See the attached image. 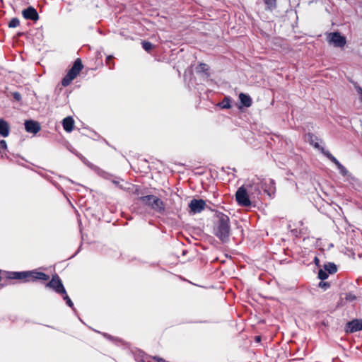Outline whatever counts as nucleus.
Here are the masks:
<instances>
[{
  "mask_svg": "<svg viewBox=\"0 0 362 362\" xmlns=\"http://www.w3.org/2000/svg\"><path fill=\"white\" fill-rule=\"evenodd\" d=\"M214 234L222 242L227 243L230 235L229 217L221 211H216L214 222Z\"/></svg>",
  "mask_w": 362,
  "mask_h": 362,
  "instance_id": "1",
  "label": "nucleus"
},
{
  "mask_svg": "<svg viewBox=\"0 0 362 362\" xmlns=\"http://www.w3.org/2000/svg\"><path fill=\"white\" fill-rule=\"evenodd\" d=\"M6 277L9 279L23 280L24 282L37 280L47 281L49 276L44 272L33 271L8 272Z\"/></svg>",
  "mask_w": 362,
  "mask_h": 362,
  "instance_id": "2",
  "label": "nucleus"
},
{
  "mask_svg": "<svg viewBox=\"0 0 362 362\" xmlns=\"http://www.w3.org/2000/svg\"><path fill=\"white\" fill-rule=\"evenodd\" d=\"M143 204L149 206L156 212L163 215L165 211L164 202L158 197L155 195H146L139 197Z\"/></svg>",
  "mask_w": 362,
  "mask_h": 362,
  "instance_id": "3",
  "label": "nucleus"
},
{
  "mask_svg": "<svg viewBox=\"0 0 362 362\" xmlns=\"http://www.w3.org/2000/svg\"><path fill=\"white\" fill-rule=\"evenodd\" d=\"M84 160V163L88 167H89L90 169H92L94 172H95L98 175H100V177H102L105 179H107V180H110L111 178H112V182L115 186H117L121 189L122 188V186L119 185V180H120L119 177H115L113 175H112L107 172H105V170L100 169L99 167L91 163V162H90L88 160Z\"/></svg>",
  "mask_w": 362,
  "mask_h": 362,
  "instance_id": "4",
  "label": "nucleus"
},
{
  "mask_svg": "<svg viewBox=\"0 0 362 362\" xmlns=\"http://www.w3.org/2000/svg\"><path fill=\"white\" fill-rule=\"evenodd\" d=\"M83 65L80 59H76L72 68L69 70L67 75L62 80V85L68 86L73 79H74L82 69Z\"/></svg>",
  "mask_w": 362,
  "mask_h": 362,
  "instance_id": "5",
  "label": "nucleus"
},
{
  "mask_svg": "<svg viewBox=\"0 0 362 362\" xmlns=\"http://www.w3.org/2000/svg\"><path fill=\"white\" fill-rule=\"evenodd\" d=\"M249 194L247 187L245 188L244 187H240L238 189L235 193V199L239 205L243 206H249L251 205Z\"/></svg>",
  "mask_w": 362,
  "mask_h": 362,
  "instance_id": "6",
  "label": "nucleus"
},
{
  "mask_svg": "<svg viewBox=\"0 0 362 362\" xmlns=\"http://www.w3.org/2000/svg\"><path fill=\"white\" fill-rule=\"evenodd\" d=\"M327 40L329 44L336 47H343L346 42L345 37L337 32L328 33Z\"/></svg>",
  "mask_w": 362,
  "mask_h": 362,
  "instance_id": "7",
  "label": "nucleus"
},
{
  "mask_svg": "<svg viewBox=\"0 0 362 362\" xmlns=\"http://www.w3.org/2000/svg\"><path fill=\"white\" fill-rule=\"evenodd\" d=\"M46 286L52 288L57 293H65L66 289L62 284L61 279L57 274L52 276L51 280L47 283Z\"/></svg>",
  "mask_w": 362,
  "mask_h": 362,
  "instance_id": "8",
  "label": "nucleus"
},
{
  "mask_svg": "<svg viewBox=\"0 0 362 362\" xmlns=\"http://www.w3.org/2000/svg\"><path fill=\"white\" fill-rule=\"evenodd\" d=\"M247 189L250 194L254 197H258L262 193V190L264 191L263 180H260L259 178L257 180H252V183L247 186Z\"/></svg>",
  "mask_w": 362,
  "mask_h": 362,
  "instance_id": "9",
  "label": "nucleus"
},
{
  "mask_svg": "<svg viewBox=\"0 0 362 362\" xmlns=\"http://www.w3.org/2000/svg\"><path fill=\"white\" fill-rule=\"evenodd\" d=\"M206 206V202L204 200L200 199H193L189 204V213L192 214H196L201 213Z\"/></svg>",
  "mask_w": 362,
  "mask_h": 362,
  "instance_id": "10",
  "label": "nucleus"
},
{
  "mask_svg": "<svg viewBox=\"0 0 362 362\" xmlns=\"http://www.w3.org/2000/svg\"><path fill=\"white\" fill-rule=\"evenodd\" d=\"M362 330V319H354L345 325V332L346 333H354Z\"/></svg>",
  "mask_w": 362,
  "mask_h": 362,
  "instance_id": "11",
  "label": "nucleus"
},
{
  "mask_svg": "<svg viewBox=\"0 0 362 362\" xmlns=\"http://www.w3.org/2000/svg\"><path fill=\"white\" fill-rule=\"evenodd\" d=\"M264 192L270 197H272L276 192L275 182L273 179L263 180Z\"/></svg>",
  "mask_w": 362,
  "mask_h": 362,
  "instance_id": "12",
  "label": "nucleus"
},
{
  "mask_svg": "<svg viewBox=\"0 0 362 362\" xmlns=\"http://www.w3.org/2000/svg\"><path fill=\"white\" fill-rule=\"evenodd\" d=\"M25 130L29 133L36 134L40 129V125L37 122L28 120L25 122Z\"/></svg>",
  "mask_w": 362,
  "mask_h": 362,
  "instance_id": "13",
  "label": "nucleus"
},
{
  "mask_svg": "<svg viewBox=\"0 0 362 362\" xmlns=\"http://www.w3.org/2000/svg\"><path fill=\"white\" fill-rule=\"evenodd\" d=\"M22 13L23 17L26 19L37 21L39 18L36 10L33 7H29L28 8L23 10Z\"/></svg>",
  "mask_w": 362,
  "mask_h": 362,
  "instance_id": "14",
  "label": "nucleus"
},
{
  "mask_svg": "<svg viewBox=\"0 0 362 362\" xmlns=\"http://www.w3.org/2000/svg\"><path fill=\"white\" fill-rule=\"evenodd\" d=\"M334 164L336 165L337 168L338 169L339 173L344 176V177H350L351 179H354V177H352V175L351 173H349V171L346 170V168L341 164L339 163V160H331Z\"/></svg>",
  "mask_w": 362,
  "mask_h": 362,
  "instance_id": "15",
  "label": "nucleus"
},
{
  "mask_svg": "<svg viewBox=\"0 0 362 362\" xmlns=\"http://www.w3.org/2000/svg\"><path fill=\"white\" fill-rule=\"evenodd\" d=\"M10 133V125L4 119H0V135L3 137H7Z\"/></svg>",
  "mask_w": 362,
  "mask_h": 362,
  "instance_id": "16",
  "label": "nucleus"
},
{
  "mask_svg": "<svg viewBox=\"0 0 362 362\" xmlns=\"http://www.w3.org/2000/svg\"><path fill=\"white\" fill-rule=\"evenodd\" d=\"M63 127H64V129L67 132H70L73 130L74 129V121L72 117H67L66 118H64L63 119Z\"/></svg>",
  "mask_w": 362,
  "mask_h": 362,
  "instance_id": "17",
  "label": "nucleus"
},
{
  "mask_svg": "<svg viewBox=\"0 0 362 362\" xmlns=\"http://www.w3.org/2000/svg\"><path fill=\"white\" fill-rule=\"evenodd\" d=\"M239 99L242 105L249 107L252 105V99L250 95L245 93H240Z\"/></svg>",
  "mask_w": 362,
  "mask_h": 362,
  "instance_id": "18",
  "label": "nucleus"
},
{
  "mask_svg": "<svg viewBox=\"0 0 362 362\" xmlns=\"http://www.w3.org/2000/svg\"><path fill=\"white\" fill-rule=\"evenodd\" d=\"M323 269L329 274H333L337 272V265L333 262H327L324 264Z\"/></svg>",
  "mask_w": 362,
  "mask_h": 362,
  "instance_id": "19",
  "label": "nucleus"
},
{
  "mask_svg": "<svg viewBox=\"0 0 362 362\" xmlns=\"http://www.w3.org/2000/svg\"><path fill=\"white\" fill-rule=\"evenodd\" d=\"M306 140L315 148L320 147L319 139L315 135L312 134H308L306 135Z\"/></svg>",
  "mask_w": 362,
  "mask_h": 362,
  "instance_id": "20",
  "label": "nucleus"
},
{
  "mask_svg": "<svg viewBox=\"0 0 362 362\" xmlns=\"http://www.w3.org/2000/svg\"><path fill=\"white\" fill-rule=\"evenodd\" d=\"M61 294L62 295L63 299L66 301V304L69 307H70L73 310H74V303H73L72 300H71V298L67 295L66 291H65V293H61Z\"/></svg>",
  "mask_w": 362,
  "mask_h": 362,
  "instance_id": "21",
  "label": "nucleus"
},
{
  "mask_svg": "<svg viewBox=\"0 0 362 362\" xmlns=\"http://www.w3.org/2000/svg\"><path fill=\"white\" fill-rule=\"evenodd\" d=\"M328 274H329L324 269H320L318 271L317 276L320 280L324 281L328 278Z\"/></svg>",
  "mask_w": 362,
  "mask_h": 362,
  "instance_id": "22",
  "label": "nucleus"
},
{
  "mask_svg": "<svg viewBox=\"0 0 362 362\" xmlns=\"http://www.w3.org/2000/svg\"><path fill=\"white\" fill-rule=\"evenodd\" d=\"M218 105L221 108H230L231 107L230 105V101L228 98H226L221 103L218 104Z\"/></svg>",
  "mask_w": 362,
  "mask_h": 362,
  "instance_id": "23",
  "label": "nucleus"
},
{
  "mask_svg": "<svg viewBox=\"0 0 362 362\" xmlns=\"http://www.w3.org/2000/svg\"><path fill=\"white\" fill-rule=\"evenodd\" d=\"M330 286H331L330 283L327 282V281H322V280L318 284V286L320 288H323L325 291L328 289L330 287Z\"/></svg>",
  "mask_w": 362,
  "mask_h": 362,
  "instance_id": "24",
  "label": "nucleus"
},
{
  "mask_svg": "<svg viewBox=\"0 0 362 362\" xmlns=\"http://www.w3.org/2000/svg\"><path fill=\"white\" fill-rule=\"evenodd\" d=\"M19 25V21L17 18L12 19L9 23L8 25L10 28H16Z\"/></svg>",
  "mask_w": 362,
  "mask_h": 362,
  "instance_id": "25",
  "label": "nucleus"
},
{
  "mask_svg": "<svg viewBox=\"0 0 362 362\" xmlns=\"http://www.w3.org/2000/svg\"><path fill=\"white\" fill-rule=\"evenodd\" d=\"M143 47L145 50L149 51L152 48V44L148 42H143Z\"/></svg>",
  "mask_w": 362,
  "mask_h": 362,
  "instance_id": "26",
  "label": "nucleus"
},
{
  "mask_svg": "<svg viewBox=\"0 0 362 362\" xmlns=\"http://www.w3.org/2000/svg\"><path fill=\"white\" fill-rule=\"evenodd\" d=\"M275 2V0H265V4L269 6V8L274 6Z\"/></svg>",
  "mask_w": 362,
  "mask_h": 362,
  "instance_id": "27",
  "label": "nucleus"
},
{
  "mask_svg": "<svg viewBox=\"0 0 362 362\" xmlns=\"http://www.w3.org/2000/svg\"><path fill=\"white\" fill-rule=\"evenodd\" d=\"M322 156H325V157H328V158H329V157H331V156H332V155H331V153H329V151H327V150H325V149H323V148L322 149Z\"/></svg>",
  "mask_w": 362,
  "mask_h": 362,
  "instance_id": "28",
  "label": "nucleus"
},
{
  "mask_svg": "<svg viewBox=\"0 0 362 362\" xmlns=\"http://www.w3.org/2000/svg\"><path fill=\"white\" fill-rule=\"evenodd\" d=\"M2 148L3 149H6L7 148V144H6V141L5 140H1L0 141V148Z\"/></svg>",
  "mask_w": 362,
  "mask_h": 362,
  "instance_id": "29",
  "label": "nucleus"
},
{
  "mask_svg": "<svg viewBox=\"0 0 362 362\" xmlns=\"http://www.w3.org/2000/svg\"><path fill=\"white\" fill-rule=\"evenodd\" d=\"M52 184H53V185H54L57 188H58V189H59V190L60 192H62L63 193V194H64V195H65V192H64V191L63 188H62L59 185H58L57 183H55V182H52Z\"/></svg>",
  "mask_w": 362,
  "mask_h": 362,
  "instance_id": "30",
  "label": "nucleus"
},
{
  "mask_svg": "<svg viewBox=\"0 0 362 362\" xmlns=\"http://www.w3.org/2000/svg\"><path fill=\"white\" fill-rule=\"evenodd\" d=\"M313 261H314L315 264H316V266H317V267L320 266V259H319V258L317 256H315L314 257V260Z\"/></svg>",
  "mask_w": 362,
  "mask_h": 362,
  "instance_id": "31",
  "label": "nucleus"
},
{
  "mask_svg": "<svg viewBox=\"0 0 362 362\" xmlns=\"http://www.w3.org/2000/svg\"><path fill=\"white\" fill-rule=\"evenodd\" d=\"M153 359L158 361V362H162L164 361V360L158 356H153Z\"/></svg>",
  "mask_w": 362,
  "mask_h": 362,
  "instance_id": "32",
  "label": "nucleus"
},
{
  "mask_svg": "<svg viewBox=\"0 0 362 362\" xmlns=\"http://www.w3.org/2000/svg\"><path fill=\"white\" fill-rule=\"evenodd\" d=\"M358 93L359 94V97H360V100L362 103V89L361 88H358Z\"/></svg>",
  "mask_w": 362,
  "mask_h": 362,
  "instance_id": "33",
  "label": "nucleus"
},
{
  "mask_svg": "<svg viewBox=\"0 0 362 362\" xmlns=\"http://www.w3.org/2000/svg\"><path fill=\"white\" fill-rule=\"evenodd\" d=\"M14 98H15L16 100H20V98H21V95H20V94H19V93H14Z\"/></svg>",
  "mask_w": 362,
  "mask_h": 362,
  "instance_id": "34",
  "label": "nucleus"
},
{
  "mask_svg": "<svg viewBox=\"0 0 362 362\" xmlns=\"http://www.w3.org/2000/svg\"><path fill=\"white\" fill-rule=\"evenodd\" d=\"M260 339H261V337H260V336H257V337H255V340H256L257 341H260Z\"/></svg>",
  "mask_w": 362,
  "mask_h": 362,
  "instance_id": "35",
  "label": "nucleus"
},
{
  "mask_svg": "<svg viewBox=\"0 0 362 362\" xmlns=\"http://www.w3.org/2000/svg\"><path fill=\"white\" fill-rule=\"evenodd\" d=\"M64 179L67 180L69 182H71V183H75L71 179H69V178H66V177H64Z\"/></svg>",
  "mask_w": 362,
  "mask_h": 362,
  "instance_id": "36",
  "label": "nucleus"
},
{
  "mask_svg": "<svg viewBox=\"0 0 362 362\" xmlns=\"http://www.w3.org/2000/svg\"><path fill=\"white\" fill-rule=\"evenodd\" d=\"M104 335L107 337H108L109 339H111L112 337L110 335H108L107 334H104Z\"/></svg>",
  "mask_w": 362,
  "mask_h": 362,
  "instance_id": "37",
  "label": "nucleus"
},
{
  "mask_svg": "<svg viewBox=\"0 0 362 362\" xmlns=\"http://www.w3.org/2000/svg\"><path fill=\"white\" fill-rule=\"evenodd\" d=\"M18 164L22 165V166H25V165L23 163H19Z\"/></svg>",
  "mask_w": 362,
  "mask_h": 362,
  "instance_id": "38",
  "label": "nucleus"
},
{
  "mask_svg": "<svg viewBox=\"0 0 362 362\" xmlns=\"http://www.w3.org/2000/svg\"><path fill=\"white\" fill-rule=\"evenodd\" d=\"M178 164H180V165H185V163H178Z\"/></svg>",
  "mask_w": 362,
  "mask_h": 362,
  "instance_id": "39",
  "label": "nucleus"
},
{
  "mask_svg": "<svg viewBox=\"0 0 362 362\" xmlns=\"http://www.w3.org/2000/svg\"><path fill=\"white\" fill-rule=\"evenodd\" d=\"M139 362H145L144 360H140Z\"/></svg>",
  "mask_w": 362,
  "mask_h": 362,
  "instance_id": "40",
  "label": "nucleus"
},
{
  "mask_svg": "<svg viewBox=\"0 0 362 362\" xmlns=\"http://www.w3.org/2000/svg\"><path fill=\"white\" fill-rule=\"evenodd\" d=\"M361 138H362V131H361Z\"/></svg>",
  "mask_w": 362,
  "mask_h": 362,
  "instance_id": "41",
  "label": "nucleus"
}]
</instances>
